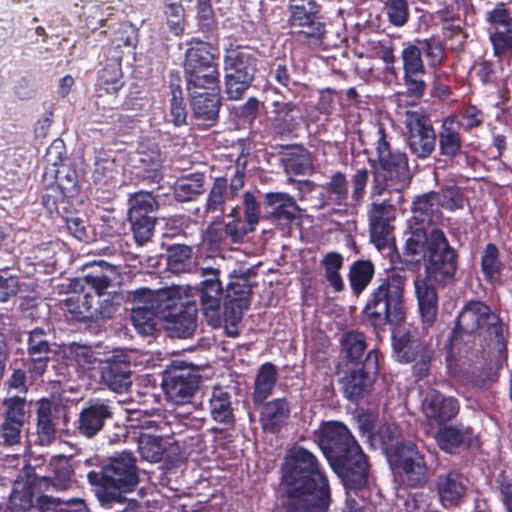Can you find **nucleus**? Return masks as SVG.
I'll return each mask as SVG.
<instances>
[{
  "instance_id": "nucleus-53",
  "label": "nucleus",
  "mask_w": 512,
  "mask_h": 512,
  "mask_svg": "<svg viewBox=\"0 0 512 512\" xmlns=\"http://www.w3.org/2000/svg\"><path fill=\"white\" fill-rule=\"evenodd\" d=\"M138 43V29L131 23H123L114 32L113 45L115 48L134 49Z\"/></svg>"
},
{
  "instance_id": "nucleus-8",
  "label": "nucleus",
  "mask_w": 512,
  "mask_h": 512,
  "mask_svg": "<svg viewBox=\"0 0 512 512\" xmlns=\"http://www.w3.org/2000/svg\"><path fill=\"white\" fill-rule=\"evenodd\" d=\"M476 335L494 340L501 348L505 347V325L499 316L484 302L470 300L459 312L451 344L458 347L464 337Z\"/></svg>"
},
{
  "instance_id": "nucleus-64",
  "label": "nucleus",
  "mask_w": 512,
  "mask_h": 512,
  "mask_svg": "<svg viewBox=\"0 0 512 512\" xmlns=\"http://www.w3.org/2000/svg\"><path fill=\"white\" fill-rule=\"evenodd\" d=\"M32 507L34 506L30 491H13L10 496L11 512H25Z\"/></svg>"
},
{
  "instance_id": "nucleus-7",
  "label": "nucleus",
  "mask_w": 512,
  "mask_h": 512,
  "mask_svg": "<svg viewBox=\"0 0 512 512\" xmlns=\"http://www.w3.org/2000/svg\"><path fill=\"white\" fill-rule=\"evenodd\" d=\"M196 292L190 286H171L159 290L160 319L171 337L189 338L197 327V306L190 297Z\"/></svg>"
},
{
  "instance_id": "nucleus-61",
  "label": "nucleus",
  "mask_w": 512,
  "mask_h": 512,
  "mask_svg": "<svg viewBox=\"0 0 512 512\" xmlns=\"http://www.w3.org/2000/svg\"><path fill=\"white\" fill-rule=\"evenodd\" d=\"M114 160L102 159L95 162L93 180L96 183H107L117 175Z\"/></svg>"
},
{
  "instance_id": "nucleus-42",
  "label": "nucleus",
  "mask_w": 512,
  "mask_h": 512,
  "mask_svg": "<svg viewBox=\"0 0 512 512\" xmlns=\"http://www.w3.org/2000/svg\"><path fill=\"white\" fill-rule=\"evenodd\" d=\"M68 353L70 359L83 371L93 370L97 367L101 369L104 363L99 359L98 353L86 345L72 343L68 348Z\"/></svg>"
},
{
  "instance_id": "nucleus-38",
  "label": "nucleus",
  "mask_w": 512,
  "mask_h": 512,
  "mask_svg": "<svg viewBox=\"0 0 512 512\" xmlns=\"http://www.w3.org/2000/svg\"><path fill=\"white\" fill-rule=\"evenodd\" d=\"M343 262V256L335 251L326 253L320 261V264L325 271V278L335 292L343 291L345 286L340 274Z\"/></svg>"
},
{
  "instance_id": "nucleus-34",
  "label": "nucleus",
  "mask_w": 512,
  "mask_h": 512,
  "mask_svg": "<svg viewBox=\"0 0 512 512\" xmlns=\"http://www.w3.org/2000/svg\"><path fill=\"white\" fill-rule=\"evenodd\" d=\"M393 340L394 352L400 362H413L424 349L430 348V346L421 342L416 336L410 333L394 336Z\"/></svg>"
},
{
  "instance_id": "nucleus-13",
  "label": "nucleus",
  "mask_w": 512,
  "mask_h": 512,
  "mask_svg": "<svg viewBox=\"0 0 512 512\" xmlns=\"http://www.w3.org/2000/svg\"><path fill=\"white\" fill-rule=\"evenodd\" d=\"M405 125L411 153L420 159L428 158L435 150L437 141L429 116L422 110L407 111Z\"/></svg>"
},
{
  "instance_id": "nucleus-45",
  "label": "nucleus",
  "mask_w": 512,
  "mask_h": 512,
  "mask_svg": "<svg viewBox=\"0 0 512 512\" xmlns=\"http://www.w3.org/2000/svg\"><path fill=\"white\" fill-rule=\"evenodd\" d=\"M328 201L338 206L349 207L348 181L341 172H335L325 185Z\"/></svg>"
},
{
  "instance_id": "nucleus-10",
  "label": "nucleus",
  "mask_w": 512,
  "mask_h": 512,
  "mask_svg": "<svg viewBox=\"0 0 512 512\" xmlns=\"http://www.w3.org/2000/svg\"><path fill=\"white\" fill-rule=\"evenodd\" d=\"M389 461L400 481L408 487H421L428 481V469L424 457L412 442L398 444Z\"/></svg>"
},
{
  "instance_id": "nucleus-17",
  "label": "nucleus",
  "mask_w": 512,
  "mask_h": 512,
  "mask_svg": "<svg viewBox=\"0 0 512 512\" xmlns=\"http://www.w3.org/2000/svg\"><path fill=\"white\" fill-rule=\"evenodd\" d=\"M404 71V84L408 96L420 99L426 90V69L421 49L416 44H408L401 52Z\"/></svg>"
},
{
  "instance_id": "nucleus-43",
  "label": "nucleus",
  "mask_w": 512,
  "mask_h": 512,
  "mask_svg": "<svg viewBox=\"0 0 512 512\" xmlns=\"http://www.w3.org/2000/svg\"><path fill=\"white\" fill-rule=\"evenodd\" d=\"M282 162L286 174L301 175L311 168L310 159L304 149L294 147L282 154Z\"/></svg>"
},
{
  "instance_id": "nucleus-22",
  "label": "nucleus",
  "mask_w": 512,
  "mask_h": 512,
  "mask_svg": "<svg viewBox=\"0 0 512 512\" xmlns=\"http://www.w3.org/2000/svg\"><path fill=\"white\" fill-rule=\"evenodd\" d=\"M422 411L429 421L440 426L457 415L459 406L453 397H447L435 389H430L422 399Z\"/></svg>"
},
{
  "instance_id": "nucleus-19",
  "label": "nucleus",
  "mask_w": 512,
  "mask_h": 512,
  "mask_svg": "<svg viewBox=\"0 0 512 512\" xmlns=\"http://www.w3.org/2000/svg\"><path fill=\"white\" fill-rule=\"evenodd\" d=\"M252 286L245 276L235 277L228 284L224 303L225 321L236 324L242 319L243 312L250 306Z\"/></svg>"
},
{
  "instance_id": "nucleus-6",
  "label": "nucleus",
  "mask_w": 512,
  "mask_h": 512,
  "mask_svg": "<svg viewBox=\"0 0 512 512\" xmlns=\"http://www.w3.org/2000/svg\"><path fill=\"white\" fill-rule=\"evenodd\" d=\"M407 277L395 272L377 281L364 308L369 323L375 329L387 324L400 325L406 315L404 288Z\"/></svg>"
},
{
  "instance_id": "nucleus-62",
  "label": "nucleus",
  "mask_w": 512,
  "mask_h": 512,
  "mask_svg": "<svg viewBox=\"0 0 512 512\" xmlns=\"http://www.w3.org/2000/svg\"><path fill=\"white\" fill-rule=\"evenodd\" d=\"M69 503L47 495L40 496L34 506L37 512H69Z\"/></svg>"
},
{
  "instance_id": "nucleus-55",
  "label": "nucleus",
  "mask_w": 512,
  "mask_h": 512,
  "mask_svg": "<svg viewBox=\"0 0 512 512\" xmlns=\"http://www.w3.org/2000/svg\"><path fill=\"white\" fill-rule=\"evenodd\" d=\"M25 399L15 396L4 400L6 413L5 422L24 426L25 422Z\"/></svg>"
},
{
  "instance_id": "nucleus-4",
  "label": "nucleus",
  "mask_w": 512,
  "mask_h": 512,
  "mask_svg": "<svg viewBox=\"0 0 512 512\" xmlns=\"http://www.w3.org/2000/svg\"><path fill=\"white\" fill-rule=\"evenodd\" d=\"M320 446L331 467L349 488H361L368 481V462L345 425L330 422L321 429Z\"/></svg>"
},
{
  "instance_id": "nucleus-25",
  "label": "nucleus",
  "mask_w": 512,
  "mask_h": 512,
  "mask_svg": "<svg viewBox=\"0 0 512 512\" xmlns=\"http://www.w3.org/2000/svg\"><path fill=\"white\" fill-rule=\"evenodd\" d=\"M467 482V478L458 469L439 475L436 487L443 506L457 505L466 494Z\"/></svg>"
},
{
  "instance_id": "nucleus-41",
  "label": "nucleus",
  "mask_w": 512,
  "mask_h": 512,
  "mask_svg": "<svg viewBox=\"0 0 512 512\" xmlns=\"http://www.w3.org/2000/svg\"><path fill=\"white\" fill-rule=\"evenodd\" d=\"M120 57L109 61L101 71L99 89L107 94L117 93L123 86Z\"/></svg>"
},
{
  "instance_id": "nucleus-31",
  "label": "nucleus",
  "mask_w": 512,
  "mask_h": 512,
  "mask_svg": "<svg viewBox=\"0 0 512 512\" xmlns=\"http://www.w3.org/2000/svg\"><path fill=\"white\" fill-rule=\"evenodd\" d=\"M217 92L200 91L190 94L194 116L209 125L216 120L219 113L220 98Z\"/></svg>"
},
{
  "instance_id": "nucleus-49",
  "label": "nucleus",
  "mask_w": 512,
  "mask_h": 512,
  "mask_svg": "<svg viewBox=\"0 0 512 512\" xmlns=\"http://www.w3.org/2000/svg\"><path fill=\"white\" fill-rule=\"evenodd\" d=\"M171 100H170V115L171 120L175 126H181L186 123L187 111L184 104L182 90L179 84L170 83Z\"/></svg>"
},
{
  "instance_id": "nucleus-54",
  "label": "nucleus",
  "mask_w": 512,
  "mask_h": 512,
  "mask_svg": "<svg viewBox=\"0 0 512 512\" xmlns=\"http://www.w3.org/2000/svg\"><path fill=\"white\" fill-rule=\"evenodd\" d=\"M418 48L421 49V54H424L430 65L436 67L442 63L445 58L444 47L441 42L435 38L417 41Z\"/></svg>"
},
{
  "instance_id": "nucleus-59",
  "label": "nucleus",
  "mask_w": 512,
  "mask_h": 512,
  "mask_svg": "<svg viewBox=\"0 0 512 512\" xmlns=\"http://www.w3.org/2000/svg\"><path fill=\"white\" fill-rule=\"evenodd\" d=\"M244 215L249 231L253 232L260 220V206L253 193L247 191L243 196Z\"/></svg>"
},
{
  "instance_id": "nucleus-58",
  "label": "nucleus",
  "mask_w": 512,
  "mask_h": 512,
  "mask_svg": "<svg viewBox=\"0 0 512 512\" xmlns=\"http://www.w3.org/2000/svg\"><path fill=\"white\" fill-rule=\"evenodd\" d=\"M370 238L379 251L385 249L392 240L390 223H369Z\"/></svg>"
},
{
  "instance_id": "nucleus-28",
  "label": "nucleus",
  "mask_w": 512,
  "mask_h": 512,
  "mask_svg": "<svg viewBox=\"0 0 512 512\" xmlns=\"http://www.w3.org/2000/svg\"><path fill=\"white\" fill-rule=\"evenodd\" d=\"M291 412L290 403L285 398H276L263 403L260 421L264 430L278 432L287 422Z\"/></svg>"
},
{
  "instance_id": "nucleus-15",
  "label": "nucleus",
  "mask_w": 512,
  "mask_h": 512,
  "mask_svg": "<svg viewBox=\"0 0 512 512\" xmlns=\"http://www.w3.org/2000/svg\"><path fill=\"white\" fill-rule=\"evenodd\" d=\"M378 371V354L375 350L368 352L365 361L345 372L340 379L344 396L352 402H358L368 395L373 384V376Z\"/></svg>"
},
{
  "instance_id": "nucleus-3",
  "label": "nucleus",
  "mask_w": 512,
  "mask_h": 512,
  "mask_svg": "<svg viewBox=\"0 0 512 512\" xmlns=\"http://www.w3.org/2000/svg\"><path fill=\"white\" fill-rule=\"evenodd\" d=\"M375 149L379 167L373 171V182L370 192L372 200L368 210L369 223H390L393 219L394 206L392 198H382L386 193H395L398 201L400 193L409 185L411 174L405 153L392 150L383 126L377 128Z\"/></svg>"
},
{
  "instance_id": "nucleus-33",
  "label": "nucleus",
  "mask_w": 512,
  "mask_h": 512,
  "mask_svg": "<svg viewBox=\"0 0 512 512\" xmlns=\"http://www.w3.org/2000/svg\"><path fill=\"white\" fill-rule=\"evenodd\" d=\"M186 80L190 94L200 91H218L219 72L217 64L187 72Z\"/></svg>"
},
{
  "instance_id": "nucleus-56",
  "label": "nucleus",
  "mask_w": 512,
  "mask_h": 512,
  "mask_svg": "<svg viewBox=\"0 0 512 512\" xmlns=\"http://www.w3.org/2000/svg\"><path fill=\"white\" fill-rule=\"evenodd\" d=\"M225 93L230 100H240L252 85L253 79L238 78V76L225 74Z\"/></svg>"
},
{
  "instance_id": "nucleus-46",
  "label": "nucleus",
  "mask_w": 512,
  "mask_h": 512,
  "mask_svg": "<svg viewBox=\"0 0 512 512\" xmlns=\"http://www.w3.org/2000/svg\"><path fill=\"white\" fill-rule=\"evenodd\" d=\"M167 262L169 270L173 273L179 274L191 271L194 266L191 247L186 245L172 247Z\"/></svg>"
},
{
  "instance_id": "nucleus-29",
  "label": "nucleus",
  "mask_w": 512,
  "mask_h": 512,
  "mask_svg": "<svg viewBox=\"0 0 512 512\" xmlns=\"http://www.w3.org/2000/svg\"><path fill=\"white\" fill-rule=\"evenodd\" d=\"M221 282H213L211 280H203L201 282V305L203 313L208 323L217 327L221 322L220 308L222 296Z\"/></svg>"
},
{
  "instance_id": "nucleus-39",
  "label": "nucleus",
  "mask_w": 512,
  "mask_h": 512,
  "mask_svg": "<svg viewBox=\"0 0 512 512\" xmlns=\"http://www.w3.org/2000/svg\"><path fill=\"white\" fill-rule=\"evenodd\" d=\"M374 275V265L369 260L355 261L349 269V283L354 294L362 293L371 282Z\"/></svg>"
},
{
  "instance_id": "nucleus-26",
  "label": "nucleus",
  "mask_w": 512,
  "mask_h": 512,
  "mask_svg": "<svg viewBox=\"0 0 512 512\" xmlns=\"http://www.w3.org/2000/svg\"><path fill=\"white\" fill-rule=\"evenodd\" d=\"M439 154L446 159L459 156L463 147L461 124L454 115L445 117L440 130L436 134Z\"/></svg>"
},
{
  "instance_id": "nucleus-57",
  "label": "nucleus",
  "mask_w": 512,
  "mask_h": 512,
  "mask_svg": "<svg viewBox=\"0 0 512 512\" xmlns=\"http://www.w3.org/2000/svg\"><path fill=\"white\" fill-rule=\"evenodd\" d=\"M385 9L389 21L395 26H403L409 16L408 4L406 0H386Z\"/></svg>"
},
{
  "instance_id": "nucleus-1",
  "label": "nucleus",
  "mask_w": 512,
  "mask_h": 512,
  "mask_svg": "<svg viewBox=\"0 0 512 512\" xmlns=\"http://www.w3.org/2000/svg\"><path fill=\"white\" fill-rule=\"evenodd\" d=\"M405 254L411 257V261H424L425 277L417 278L414 285L423 324L431 326L438 308L433 285L444 286L454 280L457 253L442 230H433L427 234L419 228L406 238Z\"/></svg>"
},
{
  "instance_id": "nucleus-23",
  "label": "nucleus",
  "mask_w": 512,
  "mask_h": 512,
  "mask_svg": "<svg viewBox=\"0 0 512 512\" xmlns=\"http://www.w3.org/2000/svg\"><path fill=\"white\" fill-rule=\"evenodd\" d=\"M51 353V343L46 331L40 327L31 330L27 339V354L31 361L29 370L36 376L42 375L47 368Z\"/></svg>"
},
{
  "instance_id": "nucleus-21",
  "label": "nucleus",
  "mask_w": 512,
  "mask_h": 512,
  "mask_svg": "<svg viewBox=\"0 0 512 512\" xmlns=\"http://www.w3.org/2000/svg\"><path fill=\"white\" fill-rule=\"evenodd\" d=\"M258 64V52L249 47L236 46L226 50L224 72L238 78H255Z\"/></svg>"
},
{
  "instance_id": "nucleus-36",
  "label": "nucleus",
  "mask_w": 512,
  "mask_h": 512,
  "mask_svg": "<svg viewBox=\"0 0 512 512\" xmlns=\"http://www.w3.org/2000/svg\"><path fill=\"white\" fill-rule=\"evenodd\" d=\"M56 429L52 421V405L42 399L37 409V437L40 445L47 446L55 440Z\"/></svg>"
},
{
  "instance_id": "nucleus-16",
  "label": "nucleus",
  "mask_w": 512,
  "mask_h": 512,
  "mask_svg": "<svg viewBox=\"0 0 512 512\" xmlns=\"http://www.w3.org/2000/svg\"><path fill=\"white\" fill-rule=\"evenodd\" d=\"M159 290L140 288L132 296L131 321L142 336H152L156 330V317H160Z\"/></svg>"
},
{
  "instance_id": "nucleus-37",
  "label": "nucleus",
  "mask_w": 512,
  "mask_h": 512,
  "mask_svg": "<svg viewBox=\"0 0 512 512\" xmlns=\"http://www.w3.org/2000/svg\"><path fill=\"white\" fill-rule=\"evenodd\" d=\"M192 43L193 46L186 52L185 73L216 64L209 43L201 40H194Z\"/></svg>"
},
{
  "instance_id": "nucleus-47",
  "label": "nucleus",
  "mask_w": 512,
  "mask_h": 512,
  "mask_svg": "<svg viewBox=\"0 0 512 512\" xmlns=\"http://www.w3.org/2000/svg\"><path fill=\"white\" fill-rule=\"evenodd\" d=\"M343 351L346 353L350 361L360 359L366 349L364 335L360 332L350 331L345 333L341 338Z\"/></svg>"
},
{
  "instance_id": "nucleus-63",
  "label": "nucleus",
  "mask_w": 512,
  "mask_h": 512,
  "mask_svg": "<svg viewBox=\"0 0 512 512\" xmlns=\"http://www.w3.org/2000/svg\"><path fill=\"white\" fill-rule=\"evenodd\" d=\"M488 20L490 22V27L488 30L512 28L509 12L503 6H498L492 12H490Z\"/></svg>"
},
{
  "instance_id": "nucleus-51",
  "label": "nucleus",
  "mask_w": 512,
  "mask_h": 512,
  "mask_svg": "<svg viewBox=\"0 0 512 512\" xmlns=\"http://www.w3.org/2000/svg\"><path fill=\"white\" fill-rule=\"evenodd\" d=\"M163 12L170 32L180 36L185 30V10L182 4H169L163 7Z\"/></svg>"
},
{
  "instance_id": "nucleus-35",
  "label": "nucleus",
  "mask_w": 512,
  "mask_h": 512,
  "mask_svg": "<svg viewBox=\"0 0 512 512\" xmlns=\"http://www.w3.org/2000/svg\"><path fill=\"white\" fill-rule=\"evenodd\" d=\"M278 378L276 367L272 363L263 364L256 376L253 393L255 404L263 403L273 391Z\"/></svg>"
},
{
  "instance_id": "nucleus-52",
  "label": "nucleus",
  "mask_w": 512,
  "mask_h": 512,
  "mask_svg": "<svg viewBox=\"0 0 512 512\" xmlns=\"http://www.w3.org/2000/svg\"><path fill=\"white\" fill-rule=\"evenodd\" d=\"M489 37L496 56H512V28L489 30Z\"/></svg>"
},
{
  "instance_id": "nucleus-2",
  "label": "nucleus",
  "mask_w": 512,
  "mask_h": 512,
  "mask_svg": "<svg viewBox=\"0 0 512 512\" xmlns=\"http://www.w3.org/2000/svg\"><path fill=\"white\" fill-rule=\"evenodd\" d=\"M287 500L283 512H325L330 501L328 479L316 456L303 447L291 448L282 464Z\"/></svg>"
},
{
  "instance_id": "nucleus-27",
  "label": "nucleus",
  "mask_w": 512,
  "mask_h": 512,
  "mask_svg": "<svg viewBox=\"0 0 512 512\" xmlns=\"http://www.w3.org/2000/svg\"><path fill=\"white\" fill-rule=\"evenodd\" d=\"M263 204L267 209V217L274 220L292 222L301 211L294 198L285 192L267 193Z\"/></svg>"
},
{
  "instance_id": "nucleus-11",
  "label": "nucleus",
  "mask_w": 512,
  "mask_h": 512,
  "mask_svg": "<svg viewBox=\"0 0 512 512\" xmlns=\"http://www.w3.org/2000/svg\"><path fill=\"white\" fill-rule=\"evenodd\" d=\"M158 209L157 197L151 192L141 190L130 196L128 220L139 245L152 237L156 224L155 213Z\"/></svg>"
},
{
  "instance_id": "nucleus-14",
  "label": "nucleus",
  "mask_w": 512,
  "mask_h": 512,
  "mask_svg": "<svg viewBox=\"0 0 512 512\" xmlns=\"http://www.w3.org/2000/svg\"><path fill=\"white\" fill-rule=\"evenodd\" d=\"M99 481L105 490H133L139 481L136 458L126 451L112 457L109 463L103 466Z\"/></svg>"
},
{
  "instance_id": "nucleus-24",
  "label": "nucleus",
  "mask_w": 512,
  "mask_h": 512,
  "mask_svg": "<svg viewBox=\"0 0 512 512\" xmlns=\"http://www.w3.org/2000/svg\"><path fill=\"white\" fill-rule=\"evenodd\" d=\"M440 208V195L437 192H429L418 197L413 203L412 212L413 219L419 226L411 227L408 237L419 228L423 229L427 234H430L433 230H438L437 228L428 230L425 225H433L441 220L442 213Z\"/></svg>"
},
{
  "instance_id": "nucleus-12",
  "label": "nucleus",
  "mask_w": 512,
  "mask_h": 512,
  "mask_svg": "<svg viewBox=\"0 0 512 512\" xmlns=\"http://www.w3.org/2000/svg\"><path fill=\"white\" fill-rule=\"evenodd\" d=\"M199 383V374L184 362L174 361L164 371L162 386L170 401L183 404L195 394Z\"/></svg>"
},
{
  "instance_id": "nucleus-32",
  "label": "nucleus",
  "mask_w": 512,
  "mask_h": 512,
  "mask_svg": "<svg viewBox=\"0 0 512 512\" xmlns=\"http://www.w3.org/2000/svg\"><path fill=\"white\" fill-rule=\"evenodd\" d=\"M441 450L454 453L458 448L471 445L472 433L464 426H443L435 434Z\"/></svg>"
},
{
  "instance_id": "nucleus-40",
  "label": "nucleus",
  "mask_w": 512,
  "mask_h": 512,
  "mask_svg": "<svg viewBox=\"0 0 512 512\" xmlns=\"http://www.w3.org/2000/svg\"><path fill=\"white\" fill-rule=\"evenodd\" d=\"M204 175L194 173L179 179L174 186L175 198L180 202L190 201L204 192Z\"/></svg>"
},
{
  "instance_id": "nucleus-5",
  "label": "nucleus",
  "mask_w": 512,
  "mask_h": 512,
  "mask_svg": "<svg viewBox=\"0 0 512 512\" xmlns=\"http://www.w3.org/2000/svg\"><path fill=\"white\" fill-rule=\"evenodd\" d=\"M93 270L83 277V282L91 291L78 296L77 305L70 310L80 321H98L109 318L115 312V307L109 294L115 292L121 282V276L115 266L104 261L95 262Z\"/></svg>"
},
{
  "instance_id": "nucleus-30",
  "label": "nucleus",
  "mask_w": 512,
  "mask_h": 512,
  "mask_svg": "<svg viewBox=\"0 0 512 512\" xmlns=\"http://www.w3.org/2000/svg\"><path fill=\"white\" fill-rule=\"evenodd\" d=\"M209 411L215 422L230 427L235 423L231 395L221 387H214L209 397Z\"/></svg>"
},
{
  "instance_id": "nucleus-60",
  "label": "nucleus",
  "mask_w": 512,
  "mask_h": 512,
  "mask_svg": "<svg viewBox=\"0 0 512 512\" xmlns=\"http://www.w3.org/2000/svg\"><path fill=\"white\" fill-rule=\"evenodd\" d=\"M440 195V207L448 210L461 209L463 207L464 199L460 189L456 186H447L438 192Z\"/></svg>"
},
{
  "instance_id": "nucleus-18",
  "label": "nucleus",
  "mask_w": 512,
  "mask_h": 512,
  "mask_svg": "<svg viewBox=\"0 0 512 512\" xmlns=\"http://www.w3.org/2000/svg\"><path fill=\"white\" fill-rule=\"evenodd\" d=\"M101 380L113 392L125 393L132 385L131 361L126 354H114L101 366Z\"/></svg>"
},
{
  "instance_id": "nucleus-44",
  "label": "nucleus",
  "mask_w": 512,
  "mask_h": 512,
  "mask_svg": "<svg viewBox=\"0 0 512 512\" xmlns=\"http://www.w3.org/2000/svg\"><path fill=\"white\" fill-rule=\"evenodd\" d=\"M499 250L494 244H487L481 256V270L487 281L494 283L500 280L503 264L499 258Z\"/></svg>"
},
{
  "instance_id": "nucleus-50",
  "label": "nucleus",
  "mask_w": 512,
  "mask_h": 512,
  "mask_svg": "<svg viewBox=\"0 0 512 512\" xmlns=\"http://www.w3.org/2000/svg\"><path fill=\"white\" fill-rule=\"evenodd\" d=\"M369 181V171L358 169L351 177L352 192L349 196V207H358L362 204L366 194V186Z\"/></svg>"
},
{
  "instance_id": "nucleus-48",
  "label": "nucleus",
  "mask_w": 512,
  "mask_h": 512,
  "mask_svg": "<svg viewBox=\"0 0 512 512\" xmlns=\"http://www.w3.org/2000/svg\"><path fill=\"white\" fill-rule=\"evenodd\" d=\"M227 198V180L225 178H217L208 195L205 211L207 213L219 212L221 214L223 212V204Z\"/></svg>"
},
{
  "instance_id": "nucleus-9",
  "label": "nucleus",
  "mask_w": 512,
  "mask_h": 512,
  "mask_svg": "<svg viewBox=\"0 0 512 512\" xmlns=\"http://www.w3.org/2000/svg\"><path fill=\"white\" fill-rule=\"evenodd\" d=\"M288 26L298 40L319 46L326 34V24L316 0H289Z\"/></svg>"
},
{
  "instance_id": "nucleus-20",
  "label": "nucleus",
  "mask_w": 512,
  "mask_h": 512,
  "mask_svg": "<svg viewBox=\"0 0 512 512\" xmlns=\"http://www.w3.org/2000/svg\"><path fill=\"white\" fill-rule=\"evenodd\" d=\"M112 416V407L108 401L91 400L80 411L76 428L81 435L93 438L104 428Z\"/></svg>"
}]
</instances>
